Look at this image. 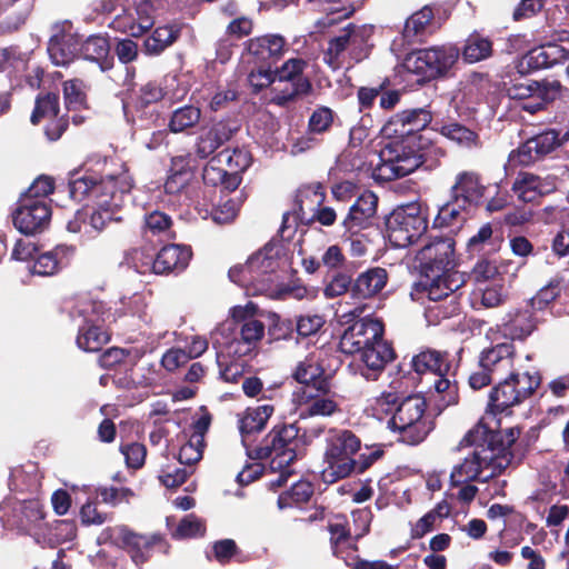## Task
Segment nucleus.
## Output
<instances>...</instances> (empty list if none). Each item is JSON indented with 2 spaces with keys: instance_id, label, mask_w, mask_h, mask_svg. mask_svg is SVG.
<instances>
[{
  "instance_id": "nucleus-53",
  "label": "nucleus",
  "mask_w": 569,
  "mask_h": 569,
  "mask_svg": "<svg viewBox=\"0 0 569 569\" xmlns=\"http://www.w3.org/2000/svg\"><path fill=\"white\" fill-rule=\"evenodd\" d=\"M561 292V280L558 278L551 279L545 287H542L532 298L526 300L530 307L538 313L546 310Z\"/></svg>"
},
{
  "instance_id": "nucleus-57",
  "label": "nucleus",
  "mask_w": 569,
  "mask_h": 569,
  "mask_svg": "<svg viewBox=\"0 0 569 569\" xmlns=\"http://www.w3.org/2000/svg\"><path fill=\"white\" fill-rule=\"evenodd\" d=\"M295 323L296 342L299 338H308L317 335L326 323V320L320 315H301L297 317Z\"/></svg>"
},
{
  "instance_id": "nucleus-14",
  "label": "nucleus",
  "mask_w": 569,
  "mask_h": 569,
  "mask_svg": "<svg viewBox=\"0 0 569 569\" xmlns=\"http://www.w3.org/2000/svg\"><path fill=\"white\" fill-rule=\"evenodd\" d=\"M43 119L48 120L43 132L51 142L58 141L68 130L70 118L68 114H60V94L58 91L40 92L36 97L30 122L37 126Z\"/></svg>"
},
{
  "instance_id": "nucleus-54",
  "label": "nucleus",
  "mask_w": 569,
  "mask_h": 569,
  "mask_svg": "<svg viewBox=\"0 0 569 569\" xmlns=\"http://www.w3.org/2000/svg\"><path fill=\"white\" fill-rule=\"evenodd\" d=\"M206 533V523L194 513L184 516L172 532L174 539H189L203 537Z\"/></svg>"
},
{
  "instance_id": "nucleus-23",
  "label": "nucleus",
  "mask_w": 569,
  "mask_h": 569,
  "mask_svg": "<svg viewBox=\"0 0 569 569\" xmlns=\"http://www.w3.org/2000/svg\"><path fill=\"white\" fill-rule=\"evenodd\" d=\"M378 208V197L372 191H365L349 208V211L341 222L345 234L358 236L363 230L373 226Z\"/></svg>"
},
{
  "instance_id": "nucleus-38",
  "label": "nucleus",
  "mask_w": 569,
  "mask_h": 569,
  "mask_svg": "<svg viewBox=\"0 0 569 569\" xmlns=\"http://www.w3.org/2000/svg\"><path fill=\"white\" fill-rule=\"evenodd\" d=\"M328 393L316 390L296 391L295 396L300 405H305L301 417L331 416L339 410L338 403L327 398Z\"/></svg>"
},
{
  "instance_id": "nucleus-27",
  "label": "nucleus",
  "mask_w": 569,
  "mask_h": 569,
  "mask_svg": "<svg viewBox=\"0 0 569 569\" xmlns=\"http://www.w3.org/2000/svg\"><path fill=\"white\" fill-rule=\"evenodd\" d=\"M516 347L512 342H499L480 351L478 361L490 373L501 379L508 373L515 362Z\"/></svg>"
},
{
  "instance_id": "nucleus-39",
  "label": "nucleus",
  "mask_w": 569,
  "mask_h": 569,
  "mask_svg": "<svg viewBox=\"0 0 569 569\" xmlns=\"http://www.w3.org/2000/svg\"><path fill=\"white\" fill-rule=\"evenodd\" d=\"M274 407L266 403L254 408H247L242 418L239 420V430L242 436V442L246 445L247 438L251 435L262 431L273 415Z\"/></svg>"
},
{
  "instance_id": "nucleus-58",
  "label": "nucleus",
  "mask_w": 569,
  "mask_h": 569,
  "mask_svg": "<svg viewBox=\"0 0 569 569\" xmlns=\"http://www.w3.org/2000/svg\"><path fill=\"white\" fill-rule=\"evenodd\" d=\"M274 82V70L267 64H257V69H252L248 74V83L251 88V92L254 94H258Z\"/></svg>"
},
{
  "instance_id": "nucleus-41",
  "label": "nucleus",
  "mask_w": 569,
  "mask_h": 569,
  "mask_svg": "<svg viewBox=\"0 0 569 569\" xmlns=\"http://www.w3.org/2000/svg\"><path fill=\"white\" fill-rule=\"evenodd\" d=\"M181 28L178 24L161 26L144 40L143 51L148 56H159L172 46L180 37Z\"/></svg>"
},
{
  "instance_id": "nucleus-25",
  "label": "nucleus",
  "mask_w": 569,
  "mask_h": 569,
  "mask_svg": "<svg viewBox=\"0 0 569 569\" xmlns=\"http://www.w3.org/2000/svg\"><path fill=\"white\" fill-rule=\"evenodd\" d=\"M287 47L284 37L276 33L250 38L244 42V50L254 64L273 67L282 58Z\"/></svg>"
},
{
  "instance_id": "nucleus-47",
  "label": "nucleus",
  "mask_w": 569,
  "mask_h": 569,
  "mask_svg": "<svg viewBox=\"0 0 569 569\" xmlns=\"http://www.w3.org/2000/svg\"><path fill=\"white\" fill-rule=\"evenodd\" d=\"M313 492L315 488L310 481L299 480L279 495L277 505L279 509L300 507L311 499Z\"/></svg>"
},
{
  "instance_id": "nucleus-48",
  "label": "nucleus",
  "mask_w": 569,
  "mask_h": 569,
  "mask_svg": "<svg viewBox=\"0 0 569 569\" xmlns=\"http://www.w3.org/2000/svg\"><path fill=\"white\" fill-rule=\"evenodd\" d=\"M201 119L200 108L186 104L176 109L169 119L168 128L172 133L187 132L189 129L194 128Z\"/></svg>"
},
{
  "instance_id": "nucleus-12",
  "label": "nucleus",
  "mask_w": 569,
  "mask_h": 569,
  "mask_svg": "<svg viewBox=\"0 0 569 569\" xmlns=\"http://www.w3.org/2000/svg\"><path fill=\"white\" fill-rule=\"evenodd\" d=\"M462 278L442 280V282H417L415 290L418 293H425L433 306L428 307L430 317L438 321L453 318L461 312V293L458 290L463 286Z\"/></svg>"
},
{
  "instance_id": "nucleus-16",
  "label": "nucleus",
  "mask_w": 569,
  "mask_h": 569,
  "mask_svg": "<svg viewBox=\"0 0 569 569\" xmlns=\"http://www.w3.org/2000/svg\"><path fill=\"white\" fill-rule=\"evenodd\" d=\"M51 207L46 200L20 197L12 212L13 226L26 236L44 231L51 221Z\"/></svg>"
},
{
  "instance_id": "nucleus-24",
  "label": "nucleus",
  "mask_w": 569,
  "mask_h": 569,
  "mask_svg": "<svg viewBox=\"0 0 569 569\" xmlns=\"http://www.w3.org/2000/svg\"><path fill=\"white\" fill-rule=\"evenodd\" d=\"M569 60V50L557 43H546L530 49L518 63L520 74L531 73Z\"/></svg>"
},
{
  "instance_id": "nucleus-63",
  "label": "nucleus",
  "mask_w": 569,
  "mask_h": 569,
  "mask_svg": "<svg viewBox=\"0 0 569 569\" xmlns=\"http://www.w3.org/2000/svg\"><path fill=\"white\" fill-rule=\"evenodd\" d=\"M80 520L83 526H101L106 521L111 520L113 513L101 512L98 510V500L89 499L81 508H80Z\"/></svg>"
},
{
  "instance_id": "nucleus-19",
  "label": "nucleus",
  "mask_w": 569,
  "mask_h": 569,
  "mask_svg": "<svg viewBox=\"0 0 569 569\" xmlns=\"http://www.w3.org/2000/svg\"><path fill=\"white\" fill-rule=\"evenodd\" d=\"M133 187L128 172L120 173L119 189L90 204L89 227L100 232L113 219L114 212L123 206L124 197Z\"/></svg>"
},
{
  "instance_id": "nucleus-35",
  "label": "nucleus",
  "mask_w": 569,
  "mask_h": 569,
  "mask_svg": "<svg viewBox=\"0 0 569 569\" xmlns=\"http://www.w3.org/2000/svg\"><path fill=\"white\" fill-rule=\"evenodd\" d=\"M432 130L456 142L458 146L472 149L481 146L478 132L455 120H437Z\"/></svg>"
},
{
  "instance_id": "nucleus-62",
  "label": "nucleus",
  "mask_w": 569,
  "mask_h": 569,
  "mask_svg": "<svg viewBox=\"0 0 569 569\" xmlns=\"http://www.w3.org/2000/svg\"><path fill=\"white\" fill-rule=\"evenodd\" d=\"M487 246H495L493 229L489 222L482 224L477 233L469 238L467 241V252L470 256L479 254Z\"/></svg>"
},
{
  "instance_id": "nucleus-45",
  "label": "nucleus",
  "mask_w": 569,
  "mask_h": 569,
  "mask_svg": "<svg viewBox=\"0 0 569 569\" xmlns=\"http://www.w3.org/2000/svg\"><path fill=\"white\" fill-rule=\"evenodd\" d=\"M493 53V43L488 37L473 32L465 41L460 51L462 59L467 63H476L490 58Z\"/></svg>"
},
{
  "instance_id": "nucleus-1",
  "label": "nucleus",
  "mask_w": 569,
  "mask_h": 569,
  "mask_svg": "<svg viewBox=\"0 0 569 569\" xmlns=\"http://www.w3.org/2000/svg\"><path fill=\"white\" fill-rule=\"evenodd\" d=\"M432 112L427 107L401 110L391 116L381 127L387 137H401L387 143L379 152V162L372 176L377 181L389 182L421 169L433 171L447 156L445 148L431 139L418 134L432 122Z\"/></svg>"
},
{
  "instance_id": "nucleus-31",
  "label": "nucleus",
  "mask_w": 569,
  "mask_h": 569,
  "mask_svg": "<svg viewBox=\"0 0 569 569\" xmlns=\"http://www.w3.org/2000/svg\"><path fill=\"white\" fill-rule=\"evenodd\" d=\"M118 536L122 548L130 555L137 566L148 561L151 549L163 542V539L158 535L147 537L131 531L127 526H118Z\"/></svg>"
},
{
  "instance_id": "nucleus-42",
  "label": "nucleus",
  "mask_w": 569,
  "mask_h": 569,
  "mask_svg": "<svg viewBox=\"0 0 569 569\" xmlns=\"http://www.w3.org/2000/svg\"><path fill=\"white\" fill-rule=\"evenodd\" d=\"M90 86L82 79L73 78L63 81L62 91L64 106L68 111L89 110L88 91Z\"/></svg>"
},
{
  "instance_id": "nucleus-44",
  "label": "nucleus",
  "mask_w": 569,
  "mask_h": 569,
  "mask_svg": "<svg viewBox=\"0 0 569 569\" xmlns=\"http://www.w3.org/2000/svg\"><path fill=\"white\" fill-rule=\"evenodd\" d=\"M273 250L274 244L269 242L261 250L248 258V262L251 267L250 273L256 276L253 277L254 283L264 281V276L276 271L278 262L274 258L276 254H273Z\"/></svg>"
},
{
  "instance_id": "nucleus-51",
  "label": "nucleus",
  "mask_w": 569,
  "mask_h": 569,
  "mask_svg": "<svg viewBox=\"0 0 569 569\" xmlns=\"http://www.w3.org/2000/svg\"><path fill=\"white\" fill-rule=\"evenodd\" d=\"M63 249L57 247L39 254L33 263L32 272L39 276H52L62 267Z\"/></svg>"
},
{
  "instance_id": "nucleus-61",
  "label": "nucleus",
  "mask_w": 569,
  "mask_h": 569,
  "mask_svg": "<svg viewBox=\"0 0 569 569\" xmlns=\"http://www.w3.org/2000/svg\"><path fill=\"white\" fill-rule=\"evenodd\" d=\"M533 142V149L540 159L551 153L561 146L559 132L550 129L530 138Z\"/></svg>"
},
{
  "instance_id": "nucleus-55",
  "label": "nucleus",
  "mask_w": 569,
  "mask_h": 569,
  "mask_svg": "<svg viewBox=\"0 0 569 569\" xmlns=\"http://www.w3.org/2000/svg\"><path fill=\"white\" fill-rule=\"evenodd\" d=\"M269 319L268 336L270 341L296 339L293 320L282 318L277 313H272Z\"/></svg>"
},
{
  "instance_id": "nucleus-33",
  "label": "nucleus",
  "mask_w": 569,
  "mask_h": 569,
  "mask_svg": "<svg viewBox=\"0 0 569 569\" xmlns=\"http://www.w3.org/2000/svg\"><path fill=\"white\" fill-rule=\"evenodd\" d=\"M219 158L224 170L229 173V186L231 189H237L242 181V173L250 167L252 156L243 147H234L232 149L226 148L214 154Z\"/></svg>"
},
{
  "instance_id": "nucleus-30",
  "label": "nucleus",
  "mask_w": 569,
  "mask_h": 569,
  "mask_svg": "<svg viewBox=\"0 0 569 569\" xmlns=\"http://www.w3.org/2000/svg\"><path fill=\"white\" fill-rule=\"evenodd\" d=\"M410 366L418 376L432 373L437 377H447L456 370L450 353L436 349L420 351L412 357Z\"/></svg>"
},
{
  "instance_id": "nucleus-7",
  "label": "nucleus",
  "mask_w": 569,
  "mask_h": 569,
  "mask_svg": "<svg viewBox=\"0 0 569 569\" xmlns=\"http://www.w3.org/2000/svg\"><path fill=\"white\" fill-rule=\"evenodd\" d=\"M459 57L460 49L455 44L432 46L410 52L403 67L420 77L419 83H426L448 77Z\"/></svg>"
},
{
  "instance_id": "nucleus-2",
  "label": "nucleus",
  "mask_w": 569,
  "mask_h": 569,
  "mask_svg": "<svg viewBox=\"0 0 569 569\" xmlns=\"http://www.w3.org/2000/svg\"><path fill=\"white\" fill-rule=\"evenodd\" d=\"M520 435L521 428L518 426L495 431L479 421L459 442L460 447H475V450L452 468L451 487L472 481L486 482L501 475L515 459L511 448Z\"/></svg>"
},
{
  "instance_id": "nucleus-9",
  "label": "nucleus",
  "mask_w": 569,
  "mask_h": 569,
  "mask_svg": "<svg viewBox=\"0 0 569 569\" xmlns=\"http://www.w3.org/2000/svg\"><path fill=\"white\" fill-rule=\"evenodd\" d=\"M103 303L90 298H79L70 309L72 318H82L76 343L84 352H98L110 341V333L103 328Z\"/></svg>"
},
{
  "instance_id": "nucleus-43",
  "label": "nucleus",
  "mask_w": 569,
  "mask_h": 569,
  "mask_svg": "<svg viewBox=\"0 0 569 569\" xmlns=\"http://www.w3.org/2000/svg\"><path fill=\"white\" fill-rule=\"evenodd\" d=\"M171 217L159 210H153L144 214L142 232L144 236L161 237L164 240H174L176 231L172 229Z\"/></svg>"
},
{
  "instance_id": "nucleus-18",
  "label": "nucleus",
  "mask_w": 569,
  "mask_h": 569,
  "mask_svg": "<svg viewBox=\"0 0 569 569\" xmlns=\"http://www.w3.org/2000/svg\"><path fill=\"white\" fill-rule=\"evenodd\" d=\"M385 335V325L377 318H361L353 321L342 333L339 349L347 355L359 353Z\"/></svg>"
},
{
  "instance_id": "nucleus-6",
  "label": "nucleus",
  "mask_w": 569,
  "mask_h": 569,
  "mask_svg": "<svg viewBox=\"0 0 569 569\" xmlns=\"http://www.w3.org/2000/svg\"><path fill=\"white\" fill-rule=\"evenodd\" d=\"M456 241L451 236H430L417 254L421 279L418 282H442L462 278L456 267Z\"/></svg>"
},
{
  "instance_id": "nucleus-8",
  "label": "nucleus",
  "mask_w": 569,
  "mask_h": 569,
  "mask_svg": "<svg viewBox=\"0 0 569 569\" xmlns=\"http://www.w3.org/2000/svg\"><path fill=\"white\" fill-rule=\"evenodd\" d=\"M488 397V415H511V408L528 399L540 386V376L535 372H509L508 377L498 379Z\"/></svg>"
},
{
  "instance_id": "nucleus-17",
  "label": "nucleus",
  "mask_w": 569,
  "mask_h": 569,
  "mask_svg": "<svg viewBox=\"0 0 569 569\" xmlns=\"http://www.w3.org/2000/svg\"><path fill=\"white\" fill-rule=\"evenodd\" d=\"M153 0H132L111 22L114 30L139 38L154 24Z\"/></svg>"
},
{
  "instance_id": "nucleus-32",
  "label": "nucleus",
  "mask_w": 569,
  "mask_h": 569,
  "mask_svg": "<svg viewBox=\"0 0 569 569\" xmlns=\"http://www.w3.org/2000/svg\"><path fill=\"white\" fill-rule=\"evenodd\" d=\"M435 11L430 4L423 6L406 19L401 37L403 42L412 44L422 42L425 38L435 31Z\"/></svg>"
},
{
  "instance_id": "nucleus-11",
  "label": "nucleus",
  "mask_w": 569,
  "mask_h": 569,
  "mask_svg": "<svg viewBox=\"0 0 569 569\" xmlns=\"http://www.w3.org/2000/svg\"><path fill=\"white\" fill-rule=\"evenodd\" d=\"M308 62L302 58L288 59L280 68H276L274 76L278 84L273 87L272 102L286 107L299 98L312 92L310 79L303 74Z\"/></svg>"
},
{
  "instance_id": "nucleus-13",
  "label": "nucleus",
  "mask_w": 569,
  "mask_h": 569,
  "mask_svg": "<svg viewBox=\"0 0 569 569\" xmlns=\"http://www.w3.org/2000/svg\"><path fill=\"white\" fill-rule=\"evenodd\" d=\"M390 241L400 248L416 243L427 231L428 220L416 206L399 207L386 219Z\"/></svg>"
},
{
  "instance_id": "nucleus-46",
  "label": "nucleus",
  "mask_w": 569,
  "mask_h": 569,
  "mask_svg": "<svg viewBox=\"0 0 569 569\" xmlns=\"http://www.w3.org/2000/svg\"><path fill=\"white\" fill-rule=\"evenodd\" d=\"M326 199L325 188L320 182L311 183L300 188L297 191L295 199V209L293 216L295 219H298L300 222H305L306 210L305 204L307 201L312 204V207H319L323 203Z\"/></svg>"
},
{
  "instance_id": "nucleus-56",
  "label": "nucleus",
  "mask_w": 569,
  "mask_h": 569,
  "mask_svg": "<svg viewBox=\"0 0 569 569\" xmlns=\"http://www.w3.org/2000/svg\"><path fill=\"white\" fill-rule=\"evenodd\" d=\"M21 523L26 528L40 527L44 519V510L39 499H28L20 503Z\"/></svg>"
},
{
  "instance_id": "nucleus-28",
  "label": "nucleus",
  "mask_w": 569,
  "mask_h": 569,
  "mask_svg": "<svg viewBox=\"0 0 569 569\" xmlns=\"http://www.w3.org/2000/svg\"><path fill=\"white\" fill-rule=\"evenodd\" d=\"M488 188L482 183L481 177L472 171H462L456 176L450 188L452 199L468 207H478L483 202Z\"/></svg>"
},
{
  "instance_id": "nucleus-21",
  "label": "nucleus",
  "mask_w": 569,
  "mask_h": 569,
  "mask_svg": "<svg viewBox=\"0 0 569 569\" xmlns=\"http://www.w3.org/2000/svg\"><path fill=\"white\" fill-rule=\"evenodd\" d=\"M120 173L117 176H107L98 179L96 174L86 172L81 177L72 176L68 188L70 198L76 201L91 199L92 203L108 193L114 192L119 188Z\"/></svg>"
},
{
  "instance_id": "nucleus-10",
  "label": "nucleus",
  "mask_w": 569,
  "mask_h": 569,
  "mask_svg": "<svg viewBox=\"0 0 569 569\" xmlns=\"http://www.w3.org/2000/svg\"><path fill=\"white\" fill-rule=\"evenodd\" d=\"M507 96L513 100H532L522 109L536 113L547 108L568 93V89L559 80L542 79L540 81L523 77V74L505 83Z\"/></svg>"
},
{
  "instance_id": "nucleus-15",
  "label": "nucleus",
  "mask_w": 569,
  "mask_h": 569,
  "mask_svg": "<svg viewBox=\"0 0 569 569\" xmlns=\"http://www.w3.org/2000/svg\"><path fill=\"white\" fill-rule=\"evenodd\" d=\"M542 319L526 301L523 305L510 308L497 325V331L507 342L526 341L538 330Z\"/></svg>"
},
{
  "instance_id": "nucleus-50",
  "label": "nucleus",
  "mask_w": 569,
  "mask_h": 569,
  "mask_svg": "<svg viewBox=\"0 0 569 569\" xmlns=\"http://www.w3.org/2000/svg\"><path fill=\"white\" fill-rule=\"evenodd\" d=\"M540 177L530 172L520 171L516 177L511 190L518 199L523 202H536L539 200Z\"/></svg>"
},
{
  "instance_id": "nucleus-49",
  "label": "nucleus",
  "mask_w": 569,
  "mask_h": 569,
  "mask_svg": "<svg viewBox=\"0 0 569 569\" xmlns=\"http://www.w3.org/2000/svg\"><path fill=\"white\" fill-rule=\"evenodd\" d=\"M470 207L460 203L458 199H450L439 209L433 220L436 227H453L466 220V212Z\"/></svg>"
},
{
  "instance_id": "nucleus-20",
  "label": "nucleus",
  "mask_w": 569,
  "mask_h": 569,
  "mask_svg": "<svg viewBox=\"0 0 569 569\" xmlns=\"http://www.w3.org/2000/svg\"><path fill=\"white\" fill-rule=\"evenodd\" d=\"M192 258V249L186 244H166L156 256H147V261L143 262L146 269L140 272L144 273L147 270L156 274H170L180 273L188 266Z\"/></svg>"
},
{
  "instance_id": "nucleus-3",
  "label": "nucleus",
  "mask_w": 569,
  "mask_h": 569,
  "mask_svg": "<svg viewBox=\"0 0 569 569\" xmlns=\"http://www.w3.org/2000/svg\"><path fill=\"white\" fill-rule=\"evenodd\" d=\"M377 403L385 413L391 415L388 427L397 433L398 442L418 446L436 427L435 417L427 411L426 398L418 393L405 396L398 391H385Z\"/></svg>"
},
{
  "instance_id": "nucleus-34",
  "label": "nucleus",
  "mask_w": 569,
  "mask_h": 569,
  "mask_svg": "<svg viewBox=\"0 0 569 569\" xmlns=\"http://www.w3.org/2000/svg\"><path fill=\"white\" fill-rule=\"evenodd\" d=\"M389 273L382 267H371L359 273L353 280L352 297L370 299L380 293L387 286Z\"/></svg>"
},
{
  "instance_id": "nucleus-40",
  "label": "nucleus",
  "mask_w": 569,
  "mask_h": 569,
  "mask_svg": "<svg viewBox=\"0 0 569 569\" xmlns=\"http://www.w3.org/2000/svg\"><path fill=\"white\" fill-rule=\"evenodd\" d=\"M232 318L239 323L240 340L247 345H253L262 339L264 335V325L262 321L249 316L247 307H234Z\"/></svg>"
},
{
  "instance_id": "nucleus-64",
  "label": "nucleus",
  "mask_w": 569,
  "mask_h": 569,
  "mask_svg": "<svg viewBox=\"0 0 569 569\" xmlns=\"http://www.w3.org/2000/svg\"><path fill=\"white\" fill-rule=\"evenodd\" d=\"M241 202L237 199L229 198L211 211L212 220L218 224H227L232 222L239 213Z\"/></svg>"
},
{
  "instance_id": "nucleus-26",
  "label": "nucleus",
  "mask_w": 569,
  "mask_h": 569,
  "mask_svg": "<svg viewBox=\"0 0 569 569\" xmlns=\"http://www.w3.org/2000/svg\"><path fill=\"white\" fill-rule=\"evenodd\" d=\"M292 379L301 385L299 391L316 390L318 392L329 393L331 390L330 376L326 373L321 363L311 357L298 362L291 373Z\"/></svg>"
},
{
  "instance_id": "nucleus-4",
  "label": "nucleus",
  "mask_w": 569,
  "mask_h": 569,
  "mask_svg": "<svg viewBox=\"0 0 569 569\" xmlns=\"http://www.w3.org/2000/svg\"><path fill=\"white\" fill-rule=\"evenodd\" d=\"M306 446V435H300L296 423L280 422L271 428L260 445L247 448V453L253 460L270 458L271 469H282L290 468L298 459L300 449Z\"/></svg>"
},
{
  "instance_id": "nucleus-22",
  "label": "nucleus",
  "mask_w": 569,
  "mask_h": 569,
  "mask_svg": "<svg viewBox=\"0 0 569 569\" xmlns=\"http://www.w3.org/2000/svg\"><path fill=\"white\" fill-rule=\"evenodd\" d=\"M240 130V124L233 120H220L203 128L194 141V154L204 160L224 143L229 142Z\"/></svg>"
},
{
  "instance_id": "nucleus-59",
  "label": "nucleus",
  "mask_w": 569,
  "mask_h": 569,
  "mask_svg": "<svg viewBox=\"0 0 569 569\" xmlns=\"http://www.w3.org/2000/svg\"><path fill=\"white\" fill-rule=\"evenodd\" d=\"M129 469L139 470L144 466L147 448L140 442L121 443L119 448Z\"/></svg>"
},
{
  "instance_id": "nucleus-52",
  "label": "nucleus",
  "mask_w": 569,
  "mask_h": 569,
  "mask_svg": "<svg viewBox=\"0 0 569 569\" xmlns=\"http://www.w3.org/2000/svg\"><path fill=\"white\" fill-rule=\"evenodd\" d=\"M230 176L224 170L222 163L219 162V158L212 156L202 171V180L204 184L211 187H222L224 190L234 191L236 189H231L229 186Z\"/></svg>"
},
{
  "instance_id": "nucleus-37",
  "label": "nucleus",
  "mask_w": 569,
  "mask_h": 569,
  "mask_svg": "<svg viewBox=\"0 0 569 569\" xmlns=\"http://www.w3.org/2000/svg\"><path fill=\"white\" fill-rule=\"evenodd\" d=\"M80 52L86 60L98 63L101 71H108L113 67V57L110 54V43L107 37L100 34L80 39Z\"/></svg>"
},
{
  "instance_id": "nucleus-29",
  "label": "nucleus",
  "mask_w": 569,
  "mask_h": 569,
  "mask_svg": "<svg viewBox=\"0 0 569 569\" xmlns=\"http://www.w3.org/2000/svg\"><path fill=\"white\" fill-rule=\"evenodd\" d=\"M359 355L361 362L365 365L361 375L367 380H376L387 363L396 358L392 345L386 341L383 337L361 350Z\"/></svg>"
},
{
  "instance_id": "nucleus-60",
  "label": "nucleus",
  "mask_w": 569,
  "mask_h": 569,
  "mask_svg": "<svg viewBox=\"0 0 569 569\" xmlns=\"http://www.w3.org/2000/svg\"><path fill=\"white\" fill-rule=\"evenodd\" d=\"M333 123V111L329 107H318L311 113L308 121V132L322 134L330 130Z\"/></svg>"
},
{
  "instance_id": "nucleus-5",
  "label": "nucleus",
  "mask_w": 569,
  "mask_h": 569,
  "mask_svg": "<svg viewBox=\"0 0 569 569\" xmlns=\"http://www.w3.org/2000/svg\"><path fill=\"white\" fill-rule=\"evenodd\" d=\"M322 480L335 483L352 473L355 456L361 449V439L349 429L331 428L325 439Z\"/></svg>"
},
{
  "instance_id": "nucleus-36",
  "label": "nucleus",
  "mask_w": 569,
  "mask_h": 569,
  "mask_svg": "<svg viewBox=\"0 0 569 569\" xmlns=\"http://www.w3.org/2000/svg\"><path fill=\"white\" fill-rule=\"evenodd\" d=\"M79 49L80 38L68 32L53 36L48 43V53L56 66H68L80 52Z\"/></svg>"
}]
</instances>
